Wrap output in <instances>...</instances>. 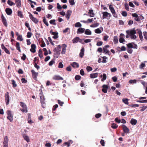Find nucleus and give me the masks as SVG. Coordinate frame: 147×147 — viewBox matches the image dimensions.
<instances>
[{
	"instance_id": "dca6fc26",
	"label": "nucleus",
	"mask_w": 147,
	"mask_h": 147,
	"mask_svg": "<svg viewBox=\"0 0 147 147\" xmlns=\"http://www.w3.org/2000/svg\"><path fill=\"white\" fill-rule=\"evenodd\" d=\"M103 89H102V91L104 93H107V89L108 88V86L106 85H103L102 86Z\"/></svg>"
},
{
	"instance_id": "37998d69",
	"label": "nucleus",
	"mask_w": 147,
	"mask_h": 147,
	"mask_svg": "<svg viewBox=\"0 0 147 147\" xmlns=\"http://www.w3.org/2000/svg\"><path fill=\"white\" fill-rule=\"evenodd\" d=\"M43 21L44 23L47 26H49V24L48 23L47 21L46 20V18L45 17H43Z\"/></svg>"
},
{
	"instance_id": "6ab92c4d",
	"label": "nucleus",
	"mask_w": 147,
	"mask_h": 147,
	"mask_svg": "<svg viewBox=\"0 0 147 147\" xmlns=\"http://www.w3.org/2000/svg\"><path fill=\"white\" fill-rule=\"evenodd\" d=\"M61 46L60 45H58L57 47L55 48L54 51L55 53H57L58 52H59L61 50Z\"/></svg>"
},
{
	"instance_id": "4d7b16f0",
	"label": "nucleus",
	"mask_w": 147,
	"mask_h": 147,
	"mask_svg": "<svg viewBox=\"0 0 147 147\" xmlns=\"http://www.w3.org/2000/svg\"><path fill=\"white\" fill-rule=\"evenodd\" d=\"M69 2L71 5H74L75 3L74 0H69Z\"/></svg>"
},
{
	"instance_id": "f257e3e1",
	"label": "nucleus",
	"mask_w": 147,
	"mask_h": 147,
	"mask_svg": "<svg viewBox=\"0 0 147 147\" xmlns=\"http://www.w3.org/2000/svg\"><path fill=\"white\" fill-rule=\"evenodd\" d=\"M136 30H133L130 31H126V32L129 36L131 39H135L137 38L136 36L135 35L136 33Z\"/></svg>"
},
{
	"instance_id": "4be33fe9",
	"label": "nucleus",
	"mask_w": 147,
	"mask_h": 147,
	"mask_svg": "<svg viewBox=\"0 0 147 147\" xmlns=\"http://www.w3.org/2000/svg\"><path fill=\"white\" fill-rule=\"evenodd\" d=\"M63 48L62 50L61 53L62 54H64L65 53L66 51V48L67 47V45L65 44H63L62 45Z\"/></svg>"
},
{
	"instance_id": "7ed1b4c3",
	"label": "nucleus",
	"mask_w": 147,
	"mask_h": 147,
	"mask_svg": "<svg viewBox=\"0 0 147 147\" xmlns=\"http://www.w3.org/2000/svg\"><path fill=\"white\" fill-rule=\"evenodd\" d=\"M20 106L23 108L22 109H20V110L23 113H27L28 112L27 108L26 105L22 102H20Z\"/></svg>"
},
{
	"instance_id": "423d86ee",
	"label": "nucleus",
	"mask_w": 147,
	"mask_h": 147,
	"mask_svg": "<svg viewBox=\"0 0 147 147\" xmlns=\"http://www.w3.org/2000/svg\"><path fill=\"white\" fill-rule=\"evenodd\" d=\"M8 140H9L7 136H6L4 138L3 147H8Z\"/></svg>"
},
{
	"instance_id": "e2e57ef3",
	"label": "nucleus",
	"mask_w": 147,
	"mask_h": 147,
	"mask_svg": "<svg viewBox=\"0 0 147 147\" xmlns=\"http://www.w3.org/2000/svg\"><path fill=\"white\" fill-rule=\"evenodd\" d=\"M121 14L124 17H126L127 15V13L126 11H123L122 12Z\"/></svg>"
},
{
	"instance_id": "5fc2aeb1",
	"label": "nucleus",
	"mask_w": 147,
	"mask_h": 147,
	"mask_svg": "<svg viewBox=\"0 0 147 147\" xmlns=\"http://www.w3.org/2000/svg\"><path fill=\"white\" fill-rule=\"evenodd\" d=\"M143 34L144 36V38L147 40V32H143Z\"/></svg>"
},
{
	"instance_id": "9b49d317",
	"label": "nucleus",
	"mask_w": 147,
	"mask_h": 147,
	"mask_svg": "<svg viewBox=\"0 0 147 147\" xmlns=\"http://www.w3.org/2000/svg\"><path fill=\"white\" fill-rule=\"evenodd\" d=\"M29 14V17L30 19L34 22L37 23V20L36 18L33 17L32 15L30 13H28Z\"/></svg>"
},
{
	"instance_id": "4c0bfd02",
	"label": "nucleus",
	"mask_w": 147,
	"mask_h": 147,
	"mask_svg": "<svg viewBox=\"0 0 147 147\" xmlns=\"http://www.w3.org/2000/svg\"><path fill=\"white\" fill-rule=\"evenodd\" d=\"M109 9L112 13H113L115 12V10L113 7L112 6V5H110L109 6Z\"/></svg>"
},
{
	"instance_id": "0eeeda50",
	"label": "nucleus",
	"mask_w": 147,
	"mask_h": 147,
	"mask_svg": "<svg viewBox=\"0 0 147 147\" xmlns=\"http://www.w3.org/2000/svg\"><path fill=\"white\" fill-rule=\"evenodd\" d=\"M103 15L102 18L103 19L105 18V17H110L111 16V15L108 12L105 11L103 12L102 13Z\"/></svg>"
},
{
	"instance_id": "4468645a",
	"label": "nucleus",
	"mask_w": 147,
	"mask_h": 147,
	"mask_svg": "<svg viewBox=\"0 0 147 147\" xmlns=\"http://www.w3.org/2000/svg\"><path fill=\"white\" fill-rule=\"evenodd\" d=\"M5 11L7 15H10L12 13V9L9 8H7L6 9Z\"/></svg>"
},
{
	"instance_id": "de8ad7c7",
	"label": "nucleus",
	"mask_w": 147,
	"mask_h": 147,
	"mask_svg": "<svg viewBox=\"0 0 147 147\" xmlns=\"http://www.w3.org/2000/svg\"><path fill=\"white\" fill-rule=\"evenodd\" d=\"M103 78L101 79V81H103L104 80H105L107 78V76L105 74H103Z\"/></svg>"
},
{
	"instance_id": "8fccbe9b",
	"label": "nucleus",
	"mask_w": 147,
	"mask_h": 147,
	"mask_svg": "<svg viewBox=\"0 0 147 147\" xmlns=\"http://www.w3.org/2000/svg\"><path fill=\"white\" fill-rule=\"evenodd\" d=\"M98 25L99 24L98 23H96L93 24L91 25L90 26L91 27L94 28L98 26Z\"/></svg>"
},
{
	"instance_id": "bb28decb",
	"label": "nucleus",
	"mask_w": 147,
	"mask_h": 147,
	"mask_svg": "<svg viewBox=\"0 0 147 147\" xmlns=\"http://www.w3.org/2000/svg\"><path fill=\"white\" fill-rule=\"evenodd\" d=\"M130 122L132 125H135L136 124L137 121L136 120L132 118L131 119Z\"/></svg>"
},
{
	"instance_id": "a878e982",
	"label": "nucleus",
	"mask_w": 147,
	"mask_h": 147,
	"mask_svg": "<svg viewBox=\"0 0 147 147\" xmlns=\"http://www.w3.org/2000/svg\"><path fill=\"white\" fill-rule=\"evenodd\" d=\"M98 75V73L91 74H90V76L91 78H93L97 77Z\"/></svg>"
},
{
	"instance_id": "f704fd0d",
	"label": "nucleus",
	"mask_w": 147,
	"mask_h": 147,
	"mask_svg": "<svg viewBox=\"0 0 147 147\" xmlns=\"http://www.w3.org/2000/svg\"><path fill=\"white\" fill-rule=\"evenodd\" d=\"M91 34V32L89 29H86L85 32V34L86 35H90Z\"/></svg>"
},
{
	"instance_id": "1a4fd4ad",
	"label": "nucleus",
	"mask_w": 147,
	"mask_h": 147,
	"mask_svg": "<svg viewBox=\"0 0 147 147\" xmlns=\"http://www.w3.org/2000/svg\"><path fill=\"white\" fill-rule=\"evenodd\" d=\"M1 18L2 22H3V25L5 27H7V22L6 19L3 14H2L1 15Z\"/></svg>"
},
{
	"instance_id": "a18cd8bd",
	"label": "nucleus",
	"mask_w": 147,
	"mask_h": 147,
	"mask_svg": "<svg viewBox=\"0 0 147 147\" xmlns=\"http://www.w3.org/2000/svg\"><path fill=\"white\" fill-rule=\"evenodd\" d=\"M123 102L126 104L127 105L128 104V99L127 98H123L122 99Z\"/></svg>"
},
{
	"instance_id": "774afa93",
	"label": "nucleus",
	"mask_w": 147,
	"mask_h": 147,
	"mask_svg": "<svg viewBox=\"0 0 147 147\" xmlns=\"http://www.w3.org/2000/svg\"><path fill=\"white\" fill-rule=\"evenodd\" d=\"M102 44H103L102 42V41H99V42H98L97 43L96 45L97 46H100L102 45Z\"/></svg>"
},
{
	"instance_id": "2eb2a0df",
	"label": "nucleus",
	"mask_w": 147,
	"mask_h": 147,
	"mask_svg": "<svg viewBox=\"0 0 147 147\" xmlns=\"http://www.w3.org/2000/svg\"><path fill=\"white\" fill-rule=\"evenodd\" d=\"M53 79L54 80H63V78L59 75H55L53 77Z\"/></svg>"
},
{
	"instance_id": "0e129e2a",
	"label": "nucleus",
	"mask_w": 147,
	"mask_h": 147,
	"mask_svg": "<svg viewBox=\"0 0 147 147\" xmlns=\"http://www.w3.org/2000/svg\"><path fill=\"white\" fill-rule=\"evenodd\" d=\"M147 108V106H143L141 107V109L140 110V111H144Z\"/></svg>"
},
{
	"instance_id": "13d9d810",
	"label": "nucleus",
	"mask_w": 147,
	"mask_h": 147,
	"mask_svg": "<svg viewBox=\"0 0 147 147\" xmlns=\"http://www.w3.org/2000/svg\"><path fill=\"white\" fill-rule=\"evenodd\" d=\"M43 51L44 52V54L45 55H47L48 54V53L47 52V50L46 49V48H43Z\"/></svg>"
},
{
	"instance_id": "7c9ffc66",
	"label": "nucleus",
	"mask_w": 147,
	"mask_h": 147,
	"mask_svg": "<svg viewBox=\"0 0 147 147\" xmlns=\"http://www.w3.org/2000/svg\"><path fill=\"white\" fill-rule=\"evenodd\" d=\"M88 13L90 14V17H93L94 13L93 12V10L92 9H90L89 10Z\"/></svg>"
},
{
	"instance_id": "a211bd4d",
	"label": "nucleus",
	"mask_w": 147,
	"mask_h": 147,
	"mask_svg": "<svg viewBox=\"0 0 147 147\" xmlns=\"http://www.w3.org/2000/svg\"><path fill=\"white\" fill-rule=\"evenodd\" d=\"M15 3L17 7L18 8H20L21 5V0H15Z\"/></svg>"
},
{
	"instance_id": "58836bf2",
	"label": "nucleus",
	"mask_w": 147,
	"mask_h": 147,
	"mask_svg": "<svg viewBox=\"0 0 147 147\" xmlns=\"http://www.w3.org/2000/svg\"><path fill=\"white\" fill-rule=\"evenodd\" d=\"M28 123L30 124H31L33 122L32 121L31 119V117L30 115L29 114L28 115Z\"/></svg>"
},
{
	"instance_id": "49530a36",
	"label": "nucleus",
	"mask_w": 147,
	"mask_h": 147,
	"mask_svg": "<svg viewBox=\"0 0 147 147\" xmlns=\"http://www.w3.org/2000/svg\"><path fill=\"white\" fill-rule=\"evenodd\" d=\"M37 61V57H35L34 60V66L35 68H37V63H36V61Z\"/></svg>"
},
{
	"instance_id": "c756f323",
	"label": "nucleus",
	"mask_w": 147,
	"mask_h": 147,
	"mask_svg": "<svg viewBox=\"0 0 147 147\" xmlns=\"http://www.w3.org/2000/svg\"><path fill=\"white\" fill-rule=\"evenodd\" d=\"M85 29L82 28H80L78 29L77 33L78 32L80 33H83L84 32L85 30Z\"/></svg>"
},
{
	"instance_id": "5701e85b",
	"label": "nucleus",
	"mask_w": 147,
	"mask_h": 147,
	"mask_svg": "<svg viewBox=\"0 0 147 147\" xmlns=\"http://www.w3.org/2000/svg\"><path fill=\"white\" fill-rule=\"evenodd\" d=\"M136 31H138L137 32L139 34L140 39L142 40L143 39V37L141 31V30L138 29L136 30Z\"/></svg>"
},
{
	"instance_id": "aec40b11",
	"label": "nucleus",
	"mask_w": 147,
	"mask_h": 147,
	"mask_svg": "<svg viewBox=\"0 0 147 147\" xmlns=\"http://www.w3.org/2000/svg\"><path fill=\"white\" fill-rule=\"evenodd\" d=\"M31 48L30 49V51L34 53L36 52V46L35 44H32L31 45Z\"/></svg>"
},
{
	"instance_id": "f3484780",
	"label": "nucleus",
	"mask_w": 147,
	"mask_h": 147,
	"mask_svg": "<svg viewBox=\"0 0 147 147\" xmlns=\"http://www.w3.org/2000/svg\"><path fill=\"white\" fill-rule=\"evenodd\" d=\"M122 126L123 127V130L124 132L125 133L127 134L129 133V129L125 125H123Z\"/></svg>"
},
{
	"instance_id": "79ce46f5",
	"label": "nucleus",
	"mask_w": 147,
	"mask_h": 147,
	"mask_svg": "<svg viewBox=\"0 0 147 147\" xmlns=\"http://www.w3.org/2000/svg\"><path fill=\"white\" fill-rule=\"evenodd\" d=\"M75 26L76 27H80L82 26V24L80 22H78L75 24Z\"/></svg>"
},
{
	"instance_id": "ddd939ff",
	"label": "nucleus",
	"mask_w": 147,
	"mask_h": 147,
	"mask_svg": "<svg viewBox=\"0 0 147 147\" xmlns=\"http://www.w3.org/2000/svg\"><path fill=\"white\" fill-rule=\"evenodd\" d=\"M51 34H52L54 36L53 38L55 39L57 38L58 37V33L57 32H53L52 30H51L50 32Z\"/></svg>"
},
{
	"instance_id": "cd10ccee",
	"label": "nucleus",
	"mask_w": 147,
	"mask_h": 147,
	"mask_svg": "<svg viewBox=\"0 0 147 147\" xmlns=\"http://www.w3.org/2000/svg\"><path fill=\"white\" fill-rule=\"evenodd\" d=\"M71 65L74 68L78 67L79 66L78 64L76 62H73L71 64Z\"/></svg>"
},
{
	"instance_id": "412c9836",
	"label": "nucleus",
	"mask_w": 147,
	"mask_h": 147,
	"mask_svg": "<svg viewBox=\"0 0 147 147\" xmlns=\"http://www.w3.org/2000/svg\"><path fill=\"white\" fill-rule=\"evenodd\" d=\"M132 16L133 17L136 18H135V20L136 21L138 22L140 21V20L139 18V16L136 13L132 14Z\"/></svg>"
},
{
	"instance_id": "9d476101",
	"label": "nucleus",
	"mask_w": 147,
	"mask_h": 147,
	"mask_svg": "<svg viewBox=\"0 0 147 147\" xmlns=\"http://www.w3.org/2000/svg\"><path fill=\"white\" fill-rule=\"evenodd\" d=\"M125 37L124 35L122 34L121 33L120 35V38L119 39V41L120 43H122L124 42H125V40L124 39V38Z\"/></svg>"
},
{
	"instance_id": "c03bdc74",
	"label": "nucleus",
	"mask_w": 147,
	"mask_h": 147,
	"mask_svg": "<svg viewBox=\"0 0 147 147\" xmlns=\"http://www.w3.org/2000/svg\"><path fill=\"white\" fill-rule=\"evenodd\" d=\"M17 39L20 41H22L23 40L21 35H18L17 38Z\"/></svg>"
},
{
	"instance_id": "864d4df0",
	"label": "nucleus",
	"mask_w": 147,
	"mask_h": 147,
	"mask_svg": "<svg viewBox=\"0 0 147 147\" xmlns=\"http://www.w3.org/2000/svg\"><path fill=\"white\" fill-rule=\"evenodd\" d=\"M133 45V42L129 43L127 45V47L129 48H132Z\"/></svg>"
},
{
	"instance_id": "ea45409f",
	"label": "nucleus",
	"mask_w": 147,
	"mask_h": 147,
	"mask_svg": "<svg viewBox=\"0 0 147 147\" xmlns=\"http://www.w3.org/2000/svg\"><path fill=\"white\" fill-rule=\"evenodd\" d=\"M136 82L137 81L136 80H131L129 81V82L130 84H136Z\"/></svg>"
},
{
	"instance_id": "f03ea898",
	"label": "nucleus",
	"mask_w": 147,
	"mask_h": 147,
	"mask_svg": "<svg viewBox=\"0 0 147 147\" xmlns=\"http://www.w3.org/2000/svg\"><path fill=\"white\" fill-rule=\"evenodd\" d=\"M39 95L40 102L42 105V107L43 108H44L45 106V104L44 101L45 100L44 96L42 92H40Z\"/></svg>"
},
{
	"instance_id": "09e8293b",
	"label": "nucleus",
	"mask_w": 147,
	"mask_h": 147,
	"mask_svg": "<svg viewBox=\"0 0 147 147\" xmlns=\"http://www.w3.org/2000/svg\"><path fill=\"white\" fill-rule=\"evenodd\" d=\"M118 126L116 124L113 123L112 124L111 127L114 129H115L117 128Z\"/></svg>"
},
{
	"instance_id": "338daca9",
	"label": "nucleus",
	"mask_w": 147,
	"mask_h": 147,
	"mask_svg": "<svg viewBox=\"0 0 147 147\" xmlns=\"http://www.w3.org/2000/svg\"><path fill=\"white\" fill-rule=\"evenodd\" d=\"M26 58V56L24 54H23V56L21 57V59L23 60V61H24Z\"/></svg>"
},
{
	"instance_id": "6e6552de",
	"label": "nucleus",
	"mask_w": 147,
	"mask_h": 147,
	"mask_svg": "<svg viewBox=\"0 0 147 147\" xmlns=\"http://www.w3.org/2000/svg\"><path fill=\"white\" fill-rule=\"evenodd\" d=\"M31 71L33 78L35 80L37 81V73L33 69L31 70Z\"/></svg>"
},
{
	"instance_id": "473e14b6",
	"label": "nucleus",
	"mask_w": 147,
	"mask_h": 147,
	"mask_svg": "<svg viewBox=\"0 0 147 147\" xmlns=\"http://www.w3.org/2000/svg\"><path fill=\"white\" fill-rule=\"evenodd\" d=\"M79 39V38L78 37H76L74 38L72 40L73 43H77Z\"/></svg>"
},
{
	"instance_id": "b1692460",
	"label": "nucleus",
	"mask_w": 147,
	"mask_h": 147,
	"mask_svg": "<svg viewBox=\"0 0 147 147\" xmlns=\"http://www.w3.org/2000/svg\"><path fill=\"white\" fill-rule=\"evenodd\" d=\"M72 11H71L70 10H68L67 11V14L66 16V17L67 20H69L70 16L71 14Z\"/></svg>"
},
{
	"instance_id": "393cba45",
	"label": "nucleus",
	"mask_w": 147,
	"mask_h": 147,
	"mask_svg": "<svg viewBox=\"0 0 147 147\" xmlns=\"http://www.w3.org/2000/svg\"><path fill=\"white\" fill-rule=\"evenodd\" d=\"M84 47L82 48V49L81 50V51L79 55L80 57L82 58L83 57L84 54Z\"/></svg>"
},
{
	"instance_id": "3c124183",
	"label": "nucleus",
	"mask_w": 147,
	"mask_h": 147,
	"mask_svg": "<svg viewBox=\"0 0 147 147\" xmlns=\"http://www.w3.org/2000/svg\"><path fill=\"white\" fill-rule=\"evenodd\" d=\"M95 32L97 34L100 33L101 31L99 28H97L95 30Z\"/></svg>"
},
{
	"instance_id": "39448f33",
	"label": "nucleus",
	"mask_w": 147,
	"mask_h": 147,
	"mask_svg": "<svg viewBox=\"0 0 147 147\" xmlns=\"http://www.w3.org/2000/svg\"><path fill=\"white\" fill-rule=\"evenodd\" d=\"M7 119H9L11 122H12L13 118V116L12 115L11 111L9 110H8L7 111Z\"/></svg>"
},
{
	"instance_id": "e433bc0d",
	"label": "nucleus",
	"mask_w": 147,
	"mask_h": 147,
	"mask_svg": "<svg viewBox=\"0 0 147 147\" xmlns=\"http://www.w3.org/2000/svg\"><path fill=\"white\" fill-rule=\"evenodd\" d=\"M18 15L19 17H20L21 18H23V15L21 11H18Z\"/></svg>"
},
{
	"instance_id": "72a5a7b5",
	"label": "nucleus",
	"mask_w": 147,
	"mask_h": 147,
	"mask_svg": "<svg viewBox=\"0 0 147 147\" xmlns=\"http://www.w3.org/2000/svg\"><path fill=\"white\" fill-rule=\"evenodd\" d=\"M7 4L10 6H12V5H15V3L11 1L10 0H8L7 1Z\"/></svg>"
},
{
	"instance_id": "69168bd1",
	"label": "nucleus",
	"mask_w": 147,
	"mask_h": 147,
	"mask_svg": "<svg viewBox=\"0 0 147 147\" xmlns=\"http://www.w3.org/2000/svg\"><path fill=\"white\" fill-rule=\"evenodd\" d=\"M32 34V33L31 32H28L27 33V36L28 38H30Z\"/></svg>"
},
{
	"instance_id": "052dcab7",
	"label": "nucleus",
	"mask_w": 147,
	"mask_h": 147,
	"mask_svg": "<svg viewBox=\"0 0 147 147\" xmlns=\"http://www.w3.org/2000/svg\"><path fill=\"white\" fill-rule=\"evenodd\" d=\"M86 69L88 71H89L92 70V68L90 66H87L86 67Z\"/></svg>"
},
{
	"instance_id": "680f3d73",
	"label": "nucleus",
	"mask_w": 147,
	"mask_h": 147,
	"mask_svg": "<svg viewBox=\"0 0 147 147\" xmlns=\"http://www.w3.org/2000/svg\"><path fill=\"white\" fill-rule=\"evenodd\" d=\"M21 81L23 83H25L27 82V81L24 78H22Z\"/></svg>"
},
{
	"instance_id": "bf43d9fd",
	"label": "nucleus",
	"mask_w": 147,
	"mask_h": 147,
	"mask_svg": "<svg viewBox=\"0 0 147 147\" xmlns=\"http://www.w3.org/2000/svg\"><path fill=\"white\" fill-rule=\"evenodd\" d=\"M63 67V64L62 62H60L59 64L58 67L59 68H62Z\"/></svg>"
},
{
	"instance_id": "20e7f679",
	"label": "nucleus",
	"mask_w": 147,
	"mask_h": 147,
	"mask_svg": "<svg viewBox=\"0 0 147 147\" xmlns=\"http://www.w3.org/2000/svg\"><path fill=\"white\" fill-rule=\"evenodd\" d=\"M6 105L9 104L10 96L8 92H6L4 95Z\"/></svg>"
},
{
	"instance_id": "c9c22d12",
	"label": "nucleus",
	"mask_w": 147,
	"mask_h": 147,
	"mask_svg": "<svg viewBox=\"0 0 147 147\" xmlns=\"http://www.w3.org/2000/svg\"><path fill=\"white\" fill-rule=\"evenodd\" d=\"M113 42L115 44L118 42V39L117 36H115L114 37Z\"/></svg>"
},
{
	"instance_id": "603ef678",
	"label": "nucleus",
	"mask_w": 147,
	"mask_h": 147,
	"mask_svg": "<svg viewBox=\"0 0 147 147\" xmlns=\"http://www.w3.org/2000/svg\"><path fill=\"white\" fill-rule=\"evenodd\" d=\"M55 63L54 59H53L49 63V65L50 66H52Z\"/></svg>"
},
{
	"instance_id": "6e6d98bb",
	"label": "nucleus",
	"mask_w": 147,
	"mask_h": 147,
	"mask_svg": "<svg viewBox=\"0 0 147 147\" xmlns=\"http://www.w3.org/2000/svg\"><path fill=\"white\" fill-rule=\"evenodd\" d=\"M145 66V63H142L139 66V67L141 69H142L143 67H144Z\"/></svg>"
},
{
	"instance_id": "a19ab883",
	"label": "nucleus",
	"mask_w": 147,
	"mask_h": 147,
	"mask_svg": "<svg viewBox=\"0 0 147 147\" xmlns=\"http://www.w3.org/2000/svg\"><path fill=\"white\" fill-rule=\"evenodd\" d=\"M11 81L12 82V84L13 85V87H16L17 85L15 81L14 80H12Z\"/></svg>"
},
{
	"instance_id": "2f4dec72",
	"label": "nucleus",
	"mask_w": 147,
	"mask_h": 147,
	"mask_svg": "<svg viewBox=\"0 0 147 147\" xmlns=\"http://www.w3.org/2000/svg\"><path fill=\"white\" fill-rule=\"evenodd\" d=\"M16 49L19 52H21V50L20 49V43L19 42H17L16 43Z\"/></svg>"
},
{
	"instance_id": "c85d7f7f",
	"label": "nucleus",
	"mask_w": 147,
	"mask_h": 147,
	"mask_svg": "<svg viewBox=\"0 0 147 147\" xmlns=\"http://www.w3.org/2000/svg\"><path fill=\"white\" fill-rule=\"evenodd\" d=\"M23 137L25 140L28 142H30L29 137L26 134H24Z\"/></svg>"
},
{
	"instance_id": "f8f14e48",
	"label": "nucleus",
	"mask_w": 147,
	"mask_h": 147,
	"mask_svg": "<svg viewBox=\"0 0 147 147\" xmlns=\"http://www.w3.org/2000/svg\"><path fill=\"white\" fill-rule=\"evenodd\" d=\"M109 47L110 46L109 45H107L103 47V50L104 53L109 54V51L107 49V48H109Z\"/></svg>"
}]
</instances>
